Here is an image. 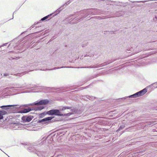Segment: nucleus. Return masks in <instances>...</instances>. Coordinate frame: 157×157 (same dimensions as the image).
<instances>
[{
    "mask_svg": "<svg viewBox=\"0 0 157 157\" xmlns=\"http://www.w3.org/2000/svg\"><path fill=\"white\" fill-rule=\"evenodd\" d=\"M155 18H156V16H155Z\"/></svg>",
    "mask_w": 157,
    "mask_h": 157,
    "instance_id": "09e8293b",
    "label": "nucleus"
},
{
    "mask_svg": "<svg viewBox=\"0 0 157 157\" xmlns=\"http://www.w3.org/2000/svg\"><path fill=\"white\" fill-rule=\"evenodd\" d=\"M90 78H87V80H86L82 84H83L84 83H86V82L87 81H88L90 80Z\"/></svg>",
    "mask_w": 157,
    "mask_h": 157,
    "instance_id": "2f4dec72",
    "label": "nucleus"
},
{
    "mask_svg": "<svg viewBox=\"0 0 157 157\" xmlns=\"http://www.w3.org/2000/svg\"><path fill=\"white\" fill-rule=\"evenodd\" d=\"M56 37V35H54L51 38V40H52L54 39H55Z\"/></svg>",
    "mask_w": 157,
    "mask_h": 157,
    "instance_id": "cd10ccee",
    "label": "nucleus"
},
{
    "mask_svg": "<svg viewBox=\"0 0 157 157\" xmlns=\"http://www.w3.org/2000/svg\"><path fill=\"white\" fill-rule=\"evenodd\" d=\"M98 101H99V102H100V101H101V100H99V99Z\"/></svg>",
    "mask_w": 157,
    "mask_h": 157,
    "instance_id": "79ce46f5",
    "label": "nucleus"
},
{
    "mask_svg": "<svg viewBox=\"0 0 157 157\" xmlns=\"http://www.w3.org/2000/svg\"><path fill=\"white\" fill-rule=\"evenodd\" d=\"M114 2L108 0H99V6L101 8L103 7L105 10H108V9L107 5H113L112 3Z\"/></svg>",
    "mask_w": 157,
    "mask_h": 157,
    "instance_id": "0eeeda50",
    "label": "nucleus"
},
{
    "mask_svg": "<svg viewBox=\"0 0 157 157\" xmlns=\"http://www.w3.org/2000/svg\"><path fill=\"white\" fill-rule=\"evenodd\" d=\"M13 125H15V126H18V124H17V123H13Z\"/></svg>",
    "mask_w": 157,
    "mask_h": 157,
    "instance_id": "e433bc0d",
    "label": "nucleus"
},
{
    "mask_svg": "<svg viewBox=\"0 0 157 157\" xmlns=\"http://www.w3.org/2000/svg\"><path fill=\"white\" fill-rule=\"evenodd\" d=\"M125 124L124 123H122L119 126L118 129L117 130V132H119L124 128L125 127Z\"/></svg>",
    "mask_w": 157,
    "mask_h": 157,
    "instance_id": "f3484780",
    "label": "nucleus"
},
{
    "mask_svg": "<svg viewBox=\"0 0 157 157\" xmlns=\"http://www.w3.org/2000/svg\"><path fill=\"white\" fill-rule=\"evenodd\" d=\"M54 117H53L50 116L45 117L42 119L38 120L37 123L41 124H48L52 122V120Z\"/></svg>",
    "mask_w": 157,
    "mask_h": 157,
    "instance_id": "1a4fd4ad",
    "label": "nucleus"
},
{
    "mask_svg": "<svg viewBox=\"0 0 157 157\" xmlns=\"http://www.w3.org/2000/svg\"><path fill=\"white\" fill-rule=\"evenodd\" d=\"M103 117H99V124H105V121L103 120Z\"/></svg>",
    "mask_w": 157,
    "mask_h": 157,
    "instance_id": "2eb2a0df",
    "label": "nucleus"
},
{
    "mask_svg": "<svg viewBox=\"0 0 157 157\" xmlns=\"http://www.w3.org/2000/svg\"><path fill=\"white\" fill-rule=\"evenodd\" d=\"M29 29L30 30H31L32 29H31V27L30 28V27L29 28Z\"/></svg>",
    "mask_w": 157,
    "mask_h": 157,
    "instance_id": "c03bdc74",
    "label": "nucleus"
},
{
    "mask_svg": "<svg viewBox=\"0 0 157 157\" xmlns=\"http://www.w3.org/2000/svg\"><path fill=\"white\" fill-rule=\"evenodd\" d=\"M146 2V1H137V2H143V3H144L145 2Z\"/></svg>",
    "mask_w": 157,
    "mask_h": 157,
    "instance_id": "473e14b6",
    "label": "nucleus"
},
{
    "mask_svg": "<svg viewBox=\"0 0 157 157\" xmlns=\"http://www.w3.org/2000/svg\"><path fill=\"white\" fill-rule=\"evenodd\" d=\"M17 38H16L15 39H14L13 40H12L11 42H15V41L16 40H17Z\"/></svg>",
    "mask_w": 157,
    "mask_h": 157,
    "instance_id": "72a5a7b5",
    "label": "nucleus"
},
{
    "mask_svg": "<svg viewBox=\"0 0 157 157\" xmlns=\"http://www.w3.org/2000/svg\"><path fill=\"white\" fill-rule=\"evenodd\" d=\"M23 41V40H19L18 41H17V42L16 44H15V46L14 45H13V46H14V47H16V46H18V45H19L21 43V42H22V41Z\"/></svg>",
    "mask_w": 157,
    "mask_h": 157,
    "instance_id": "4be33fe9",
    "label": "nucleus"
},
{
    "mask_svg": "<svg viewBox=\"0 0 157 157\" xmlns=\"http://www.w3.org/2000/svg\"><path fill=\"white\" fill-rule=\"evenodd\" d=\"M65 46V47H67V45Z\"/></svg>",
    "mask_w": 157,
    "mask_h": 157,
    "instance_id": "8fccbe9b",
    "label": "nucleus"
},
{
    "mask_svg": "<svg viewBox=\"0 0 157 157\" xmlns=\"http://www.w3.org/2000/svg\"><path fill=\"white\" fill-rule=\"evenodd\" d=\"M37 151L35 152V153L39 157H41V156L43 155L42 152H43V150L40 151L38 150H37Z\"/></svg>",
    "mask_w": 157,
    "mask_h": 157,
    "instance_id": "dca6fc26",
    "label": "nucleus"
},
{
    "mask_svg": "<svg viewBox=\"0 0 157 157\" xmlns=\"http://www.w3.org/2000/svg\"><path fill=\"white\" fill-rule=\"evenodd\" d=\"M87 67L88 68H93L94 72V73L95 72V74L96 75L95 77H97L98 76V65H94L93 66H90L89 67Z\"/></svg>",
    "mask_w": 157,
    "mask_h": 157,
    "instance_id": "f8f14e48",
    "label": "nucleus"
},
{
    "mask_svg": "<svg viewBox=\"0 0 157 157\" xmlns=\"http://www.w3.org/2000/svg\"><path fill=\"white\" fill-rule=\"evenodd\" d=\"M34 63H33L34 65H35Z\"/></svg>",
    "mask_w": 157,
    "mask_h": 157,
    "instance_id": "3c124183",
    "label": "nucleus"
},
{
    "mask_svg": "<svg viewBox=\"0 0 157 157\" xmlns=\"http://www.w3.org/2000/svg\"><path fill=\"white\" fill-rule=\"evenodd\" d=\"M151 86H153L154 88H157V82L151 84Z\"/></svg>",
    "mask_w": 157,
    "mask_h": 157,
    "instance_id": "393cba45",
    "label": "nucleus"
},
{
    "mask_svg": "<svg viewBox=\"0 0 157 157\" xmlns=\"http://www.w3.org/2000/svg\"><path fill=\"white\" fill-rule=\"evenodd\" d=\"M33 117L31 116H23L21 117L22 121L24 122H29L33 118Z\"/></svg>",
    "mask_w": 157,
    "mask_h": 157,
    "instance_id": "9d476101",
    "label": "nucleus"
},
{
    "mask_svg": "<svg viewBox=\"0 0 157 157\" xmlns=\"http://www.w3.org/2000/svg\"><path fill=\"white\" fill-rule=\"evenodd\" d=\"M58 14V13H56V12L55 11L54 12H53V13H51V14L42 18L41 19V21H44L47 19L49 17H50L52 16V17H54L56 16Z\"/></svg>",
    "mask_w": 157,
    "mask_h": 157,
    "instance_id": "9b49d317",
    "label": "nucleus"
},
{
    "mask_svg": "<svg viewBox=\"0 0 157 157\" xmlns=\"http://www.w3.org/2000/svg\"><path fill=\"white\" fill-rule=\"evenodd\" d=\"M7 44H8V43H6L3 44L2 45L0 46V48L2 47H3L4 46H6L7 45Z\"/></svg>",
    "mask_w": 157,
    "mask_h": 157,
    "instance_id": "bb28decb",
    "label": "nucleus"
},
{
    "mask_svg": "<svg viewBox=\"0 0 157 157\" xmlns=\"http://www.w3.org/2000/svg\"><path fill=\"white\" fill-rule=\"evenodd\" d=\"M111 61H113L112 60H110V61L111 62ZM114 61V60H113Z\"/></svg>",
    "mask_w": 157,
    "mask_h": 157,
    "instance_id": "49530a36",
    "label": "nucleus"
},
{
    "mask_svg": "<svg viewBox=\"0 0 157 157\" xmlns=\"http://www.w3.org/2000/svg\"><path fill=\"white\" fill-rule=\"evenodd\" d=\"M8 121H13V120H14V118L12 116H9L8 117H7Z\"/></svg>",
    "mask_w": 157,
    "mask_h": 157,
    "instance_id": "5701e85b",
    "label": "nucleus"
},
{
    "mask_svg": "<svg viewBox=\"0 0 157 157\" xmlns=\"http://www.w3.org/2000/svg\"><path fill=\"white\" fill-rule=\"evenodd\" d=\"M9 74L8 73H4V76H8L9 75Z\"/></svg>",
    "mask_w": 157,
    "mask_h": 157,
    "instance_id": "7c9ffc66",
    "label": "nucleus"
},
{
    "mask_svg": "<svg viewBox=\"0 0 157 157\" xmlns=\"http://www.w3.org/2000/svg\"><path fill=\"white\" fill-rule=\"evenodd\" d=\"M32 44V43H29L28 45L29 48H30V47L31 48V47H32V45H31Z\"/></svg>",
    "mask_w": 157,
    "mask_h": 157,
    "instance_id": "c756f323",
    "label": "nucleus"
},
{
    "mask_svg": "<svg viewBox=\"0 0 157 157\" xmlns=\"http://www.w3.org/2000/svg\"><path fill=\"white\" fill-rule=\"evenodd\" d=\"M17 10H16L13 13V17H12V19H10V20L11 19H13V14L15 13V12L17 11Z\"/></svg>",
    "mask_w": 157,
    "mask_h": 157,
    "instance_id": "c9c22d12",
    "label": "nucleus"
},
{
    "mask_svg": "<svg viewBox=\"0 0 157 157\" xmlns=\"http://www.w3.org/2000/svg\"><path fill=\"white\" fill-rule=\"evenodd\" d=\"M71 112L68 113H62L61 112V110L52 109L49 111H45V113L49 116H69L71 115L76 113L77 112L76 109H74L70 110Z\"/></svg>",
    "mask_w": 157,
    "mask_h": 157,
    "instance_id": "7ed1b4c3",
    "label": "nucleus"
},
{
    "mask_svg": "<svg viewBox=\"0 0 157 157\" xmlns=\"http://www.w3.org/2000/svg\"><path fill=\"white\" fill-rule=\"evenodd\" d=\"M98 18H99V19H101V17H99V16Z\"/></svg>",
    "mask_w": 157,
    "mask_h": 157,
    "instance_id": "a19ab883",
    "label": "nucleus"
},
{
    "mask_svg": "<svg viewBox=\"0 0 157 157\" xmlns=\"http://www.w3.org/2000/svg\"><path fill=\"white\" fill-rule=\"evenodd\" d=\"M47 114L45 113V111L43 113L40 114L39 115V117L40 118H42L44 117L45 115Z\"/></svg>",
    "mask_w": 157,
    "mask_h": 157,
    "instance_id": "aec40b11",
    "label": "nucleus"
},
{
    "mask_svg": "<svg viewBox=\"0 0 157 157\" xmlns=\"http://www.w3.org/2000/svg\"><path fill=\"white\" fill-rule=\"evenodd\" d=\"M17 88H21V87H17Z\"/></svg>",
    "mask_w": 157,
    "mask_h": 157,
    "instance_id": "a18cd8bd",
    "label": "nucleus"
},
{
    "mask_svg": "<svg viewBox=\"0 0 157 157\" xmlns=\"http://www.w3.org/2000/svg\"><path fill=\"white\" fill-rule=\"evenodd\" d=\"M65 132H62V131H59L57 133V135L59 136H62L64 135Z\"/></svg>",
    "mask_w": 157,
    "mask_h": 157,
    "instance_id": "6ab92c4d",
    "label": "nucleus"
},
{
    "mask_svg": "<svg viewBox=\"0 0 157 157\" xmlns=\"http://www.w3.org/2000/svg\"><path fill=\"white\" fill-rule=\"evenodd\" d=\"M76 88H75V89H76ZM73 89H75V88H74Z\"/></svg>",
    "mask_w": 157,
    "mask_h": 157,
    "instance_id": "de8ad7c7",
    "label": "nucleus"
},
{
    "mask_svg": "<svg viewBox=\"0 0 157 157\" xmlns=\"http://www.w3.org/2000/svg\"><path fill=\"white\" fill-rule=\"evenodd\" d=\"M11 44V43H10V44H9V45H8V47H9L10 46Z\"/></svg>",
    "mask_w": 157,
    "mask_h": 157,
    "instance_id": "58836bf2",
    "label": "nucleus"
},
{
    "mask_svg": "<svg viewBox=\"0 0 157 157\" xmlns=\"http://www.w3.org/2000/svg\"><path fill=\"white\" fill-rule=\"evenodd\" d=\"M70 2H71L70 1H68L66 2L64 4L61 6L60 8H58L56 11V13H57L58 14L63 9V8L64 6H66L69 4Z\"/></svg>",
    "mask_w": 157,
    "mask_h": 157,
    "instance_id": "4468645a",
    "label": "nucleus"
},
{
    "mask_svg": "<svg viewBox=\"0 0 157 157\" xmlns=\"http://www.w3.org/2000/svg\"><path fill=\"white\" fill-rule=\"evenodd\" d=\"M41 32V31H39V32H38L37 33H40Z\"/></svg>",
    "mask_w": 157,
    "mask_h": 157,
    "instance_id": "ea45409f",
    "label": "nucleus"
},
{
    "mask_svg": "<svg viewBox=\"0 0 157 157\" xmlns=\"http://www.w3.org/2000/svg\"><path fill=\"white\" fill-rule=\"evenodd\" d=\"M92 13V9H85L76 13H74V14L70 15L68 17V18L71 17H75L71 20V21H73V22H70V24H71L76 22L77 21L81 20L82 19L91 14Z\"/></svg>",
    "mask_w": 157,
    "mask_h": 157,
    "instance_id": "f03ea898",
    "label": "nucleus"
},
{
    "mask_svg": "<svg viewBox=\"0 0 157 157\" xmlns=\"http://www.w3.org/2000/svg\"><path fill=\"white\" fill-rule=\"evenodd\" d=\"M48 32H49V31H47V30H46L45 31V33H48Z\"/></svg>",
    "mask_w": 157,
    "mask_h": 157,
    "instance_id": "4c0bfd02",
    "label": "nucleus"
},
{
    "mask_svg": "<svg viewBox=\"0 0 157 157\" xmlns=\"http://www.w3.org/2000/svg\"><path fill=\"white\" fill-rule=\"evenodd\" d=\"M55 136V135L52 136H49L47 137L44 138L43 137L42 139L40 141L37 142V145H42L46 142H47L48 144H51L54 142L53 139Z\"/></svg>",
    "mask_w": 157,
    "mask_h": 157,
    "instance_id": "39448f33",
    "label": "nucleus"
},
{
    "mask_svg": "<svg viewBox=\"0 0 157 157\" xmlns=\"http://www.w3.org/2000/svg\"><path fill=\"white\" fill-rule=\"evenodd\" d=\"M36 143H37L35 144V145H30V146L25 144V143H22L21 144L25 146V147L27 149L28 151L34 152H36L35 151V150L37 151V150H38V149L36 148V147H35V146H37L38 147L40 146L39 145H37Z\"/></svg>",
    "mask_w": 157,
    "mask_h": 157,
    "instance_id": "6e6552de",
    "label": "nucleus"
},
{
    "mask_svg": "<svg viewBox=\"0 0 157 157\" xmlns=\"http://www.w3.org/2000/svg\"><path fill=\"white\" fill-rule=\"evenodd\" d=\"M71 108V107L69 106H63L62 108V109L61 110H64L66 109H70Z\"/></svg>",
    "mask_w": 157,
    "mask_h": 157,
    "instance_id": "412c9836",
    "label": "nucleus"
},
{
    "mask_svg": "<svg viewBox=\"0 0 157 157\" xmlns=\"http://www.w3.org/2000/svg\"><path fill=\"white\" fill-rule=\"evenodd\" d=\"M147 91V89L146 88H144L142 90L138 92L135 94L131 95L128 97H126L124 98H123L121 99H126L127 98H136L137 97H140L142 96L145 94L146 92Z\"/></svg>",
    "mask_w": 157,
    "mask_h": 157,
    "instance_id": "423d86ee",
    "label": "nucleus"
},
{
    "mask_svg": "<svg viewBox=\"0 0 157 157\" xmlns=\"http://www.w3.org/2000/svg\"><path fill=\"white\" fill-rule=\"evenodd\" d=\"M27 72L26 71H24L22 73H18V76H21L22 75H24L26 73H27Z\"/></svg>",
    "mask_w": 157,
    "mask_h": 157,
    "instance_id": "b1692460",
    "label": "nucleus"
},
{
    "mask_svg": "<svg viewBox=\"0 0 157 157\" xmlns=\"http://www.w3.org/2000/svg\"><path fill=\"white\" fill-rule=\"evenodd\" d=\"M37 45V44L36 43L34 42L33 43H32L31 45H32V47H31V48H32L33 47Z\"/></svg>",
    "mask_w": 157,
    "mask_h": 157,
    "instance_id": "a878e982",
    "label": "nucleus"
},
{
    "mask_svg": "<svg viewBox=\"0 0 157 157\" xmlns=\"http://www.w3.org/2000/svg\"><path fill=\"white\" fill-rule=\"evenodd\" d=\"M50 101L48 99H41L34 103L26 104L24 106V113H27L32 110H41L46 107V105L49 104Z\"/></svg>",
    "mask_w": 157,
    "mask_h": 157,
    "instance_id": "f257e3e1",
    "label": "nucleus"
},
{
    "mask_svg": "<svg viewBox=\"0 0 157 157\" xmlns=\"http://www.w3.org/2000/svg\"><path fill=\"white\" fill-rule=\"evenodd\" d=\"M36 24H36V23H35L31 27H30V28L31 27V29H32L33 28H34L35 26V25Z\"/></svg>",
    "mask_w": 157,
    "mask_h": 157,
    "instance_id": "c85d7f7f",
    "label": "nucleus"
},
{
    "mask_svg": "<svg viewBox=\"0 0 157 157\" xmlns=\"http://www.w3.org/2000/svg\"><path fill=\"white\" fill-rule=\"evenodd\" d=\"M26 105H2L0 107L2 108V109H5L7 111H11L13 113L20 112H23V110L24 109V106Z\"/></svg>",
    "mask_w": 157,
    "mask_h": 157,
    "instance_id": "20e7f679",
    "label": "nucleus"
},
{
    "mask_svg": "<svg viewBox=\"0 0 157 157\" xmlns=\"http://www.w3.org/2000/svg\"><path fill=\"white\" fill-rule=\"evenodd\" d=\"M81 98L87 101V99L90 100H94V99H95L96 97L93 96H90V95H83L81 96Z\"/></svg>",
    "mask_w": 157,
    "mask_h": 157,
    "instance_id": "ddd939ff",
    "label": "nucleus"
},
{
    "mask_svg": "<svg viewBox=\"0 0 157 157\" xmlns=\"http://www.w3.org/2000/svg\"><path fill=\"white\" fill-rule=\"evenodd\" d=\"M100 69H98V70H100Z\"/></svg>",
    "mask_w": 157,
    "mask_h": 157,
    "instance_id": "603ef678",
    "label": "nucleus"
},
{
    "mask_svg": "<svg viewBox=\"0 0 157 157\" xmlns=\"http://www.w3.org/2000/svg\"><path fill=\"white\" fill-rule=\"evenodd\" d=\"M113 61H111V62H105V63H102V64H99V67H102L103 66H105L106 65H108V64H109L110 63H112Z\"/></svg>",
    "mask_w": 157,
    "mask_h": 157,
    "instance_id": "a211bd4d",
    "label": "nucleus"
},
{
    "mask_svg": "<svg viewBox=\"0 0 157 157\" xmlns=\"http://www.w3.org/2000/svg\"><path fill=\"white\" fill-rule=\"evenodd\" d=\"M39 27L38 26H37V27H36V29H37V28H38Z\"/></svg>",
    "mask_w": 157,
    "mask_h": 157,
    "instance_id": "37998d69",
    "label": "nucleus"
},
{
    "mask_svg": "<svg viewBox=\"0 0 157 157\" xmlns=\"http://www.w3.org/2000/svg\"><path fill=\"white\" fill-rule=\"evenodd\" d=\"M63 67L64 68V67H65L55 68H54L53 69H59V68H63Z\"/></svg>",
    "mask_w": 157,
    "mask_h": 157,
    "instance_id": "f704fd0d",
    "label": "nucleus"
}]
</instances>
